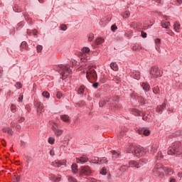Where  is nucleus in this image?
<instances>
[{
	"mask_svg": "<svg viewBox=\"0 0 182 182\" xmlns=\"http://www.w3.org/2000/svg\"><path fill=\"white\" fill-rule=\"evenodd\" d=\"M158 149H159V144H153L151 146V153H152V154H154V153L157 151Z\"/></svg>",
	"mask_w": 182,
	"mask_h": 182,
	"instance_id": "obj_13",
	"label": "nucleus"
},
{
	"mask_svg": "<svg viewBox=\"0 0 182 182\" xmlns=\"http://www.w3.org/2000/svg\"><path fill=\"white\" fill-rule=\"evenodd\" d=\"M11 112H14V110L16 109V106L11 105Z\"/></svg>",
	"mask_w": 182,
	"mask_h": 182,
	"instance_id": "obj_55",
	"label": "nucleus"
},
{
	"mask_svg": "<svg viewBox=\"0 0 182 182\" xmlns=\"http://www.w3.org/2000/svg\"><path fill=\"white\" fill-rule=\"evenodd\" d=\"M103 42H105V40L102 38H97L96 40H95V43L97 44V45H101V43H103Z\"/></svg>",
	"mask_w": 182,
	"mask_h": 182,
	"instance_id": "obj_30",
	"label": "nucleus"
},
{
	"mask_svg": "<svg viewBox=\"0 0 182 182\" xmlns=\"http://www.w3.org/2000/svg\"><path fill=\"white\" fill-rule=\"evenodd\" d=\"M166 102L162 104V105L158 106L157 108H156L157 113H162L163 109H166Z\"/></svg>",
	"mask_w": 182,
	"mask_h": 182,
	"instance_id": "obj_14",
	"label": "nucleus"
},
{
	"mask_svg": "<svg viewBox=\"0 0 182 182\" xmlns=\"http://www.w3.org/2000/svg\"><path fill=\"white\" fill-rule=\"evenodd\" d=\"M28 43L26 41H23L21 43V50H23V49H24L25 50H26L28 49Z\"/></svg>",
	"mask_w": 182,
	"mask_h": 182,
	"instance_id": "obj_23",
	"label": "nucleus"
},
{
	"mask_svg": "<svg viewBox=\"0 0 182 182\" xmlns=\"http://www.w3.org/2000/svg\"><path fill=\"white\" fill-rule=\"evenodd\" d=\"M141 86H142L144 90H145L146 92H149V90H150V85H149V83L143 82Z\"/></svg>",
	"mask_w": 182,
	"mask_h": 182,
	"instance_id": "obj_21",
	"label": "nucleus"
},
{
	"mask_svg": "<svg viewBox=\"0 0 182 182\" xmlns=\"http://www.w3.org/2000/svg\"><path fill=\"white\" fill-rule=\"evenodd\" d=\"M170 182H176V179L171 178V179L170 180Z\"/></svg>",
	"mask_w": 182,
	"mask_h": 182,
	"instance_id": "obj_63",
	"label": "nucleus"
},
{
	"mask_svg": "<svg viewBox=\"0 0 182 182\" xmlns=\"http://www.w3.org/2000/svg\"><path fill=\"white\" fill-rule=\"evenodd\" d=\"M127 168H128L127 166L124 165V166H121L120 170H121V171H126V170H127Z\"/></svg>",
	"mask_w": 182,
	"mask_h": 182,
	"instance_id": "obj_45",
	"label": "nucleus"
},
{
	"mask_svg": "<svg viewBox=\"0 0 182 182\" xmlns=\"http://www.w3.org/2000/svg\"><path fill=\"white\" fill-rule=\"evenodd\" d=\"M110 68L112 69V70H114L115 72L119 70V66L117 65V63H112L110 64Z\"/></svg>",
	"mask_w": 182,
	"mask_h": 182,
	"instance_id": "obj_22",
	"label": "nucleus"
},
{
	"mask_svg": "<svg viewBox=\"0 0 182 182\" xmlns=\"http://www.w3.org/2000/svg\"><path fill=\"white\" fill-rule=\"evenodd\" d=\"M34 106L37 107V112L41 114L43 112V104L41 103L39 101H36L34 102Z\"/></svg>",
	"mask_w": 182,
	"mask_h": 182,
	"instance_id": "obj_9",
	"label": "nucleus"
},
{
	"mask_svg": "<svg viewBox=\"0 0 182 182\" xmlns=\"http://www.w3.org/2000/svg\"><path fill=\"white\" fill-rule=\"evenodd\" d=\"M112 154L113 155L112 157L114 159H117V156H119V153L116 152L115 151H112Z\"/></svg>",
	"mask_w": 182,
	"mask_h": 182,
	"instance_id": "obj_40",
	"label": "nucleus"
},
{
	"mask_svg": "<svg viewBox=\"0 0 182 182\" xmlns=\"http://www.w3.org/2000/svg\"><path fill=\"white\" fill-rule=\"evenodd\" d=\"M33 35L34 36H38V30H36V29L33 30Z\"/></svg>",
	"mask_w": 182,
	"mask_h": 182,
	"instance_id": "obj_52",
	"label": "nucleus"
},
{
	"mask_svg": "<svg viewBox=\"0 0 182 182\" xmlns=\"http://www.w3.org/2000/svg\"><path fill=\"white\" fill-rule=\"evenodd\" d=\"M42 96H43V97H46L47 99H49V97H50V94H49L48 91H44L42 92Z\"/></svg>",
	"mask_w": 182,
	"mask_h": 182,
	"instance_id": "obj_33",
	"label": "nucleus"
},
{
	"mask_svg": "<svg viewBox=\"0 0 182 182\" xmlns=\"http://www.w3.org/2000/svg\"><path fill=\"white\" fill-rule=\"evenodd\" d=\"M72 170H73V173H77V164H73Z\"/></svg>",
	"mask_w": 182,
	"mask_h": 182,
	"instance_id": "obj_31",
	"label": "nucleus"
},
{
	"mask_svg": "<svg viewBox=\"0 0 182 182\" xmlns=\"http://www.w3.org/2000/svg\"><path fill=\"white\" fill-rule=\"evenodd\" d=\"M182 144L180 141L173 142L171 146L168 149V154L169 156H174V154H181Z\"/></svg>",
	"mask_w": 182,
	"mask_h": 182,
	"instance_id": "obj_1",
	"label": "nucleus"
},
{
	"mask_svg": "<svg viewBox=\"0 0 182 182\" xmlns=\"http://www.w3.org/2000/svg\"><path fill=\"white\" fill-rule=\"evenodd\" d=\"M60 29H61V31H66V29H68V26L65 24H62L60 26Z\"/></svg>",
	"mask_w": 182,
	"mask_h": 182,
	"instance_id": "obj_44",
	"label": "nucleus"
},
{
	"mask_svg": "<svg viewBox=\"0 0 182 182\" xmlns=\"http://www.w3.org/2000/svg\"><path fill=\"white\" fill-rule=\"evenodd\" d=\"M146 153H147V150L143 147L136 146L134 148V154L136 156V157H141L144 156Z\"/></svg>",
	"mask_w": 182,
	"mask_h": 182,
	"instance_id": "obj_7",
	"label": "nucleus"
},
{
	"mask_svg": "<svg viewBox=\"0 0 182 182\" xmlns=\"http://www.w3.org/2000/svg\"><path fill=\"white\" fill-rule=\"evenodd\" d=\"M58 124L54 123V124L52 126L51 129L52 130H53V132H55L56 130V128L58 127Z\"/></svg>",
	"mask_w": 182,
	"mask_h": 182,
	"instance_id": "obj_48",
	"label": "nucleus"
},
{
	"mask_svg": "<svg viewBox=\"0 0 182 182\" xmlns=\"http://www.w3.org/2000/svg\"><path fill=\"white\" fill-rule=\"evenodd\" d=\"M55 136H57V137H59V136H62V134H63V130L62 129H56L54 132Z\"/></svg>",
	"mask_w": 182,
	"mask_h": 182,
	"instance_id": "obj_25",
	"label": "nucleus"
},
{
	"mask_svg": "<svg viewBox=\"0 0 182 182\" xmlns=\"http://www.w3.org/2000/svg\"><path fill=\"white\" fill-rule=\"evenodd\" d=\"M160 42H161V40L160 38H156L155 40V43H160Z\"/></svg>",
	"mask_w": 182,
	"mask_h": 182,
	"instance_id": "obj_59",
	"label": "nucleus"
},
{
	"mask_svg": "<svg viewBox=\"0 0 182 182\" xmlns=\"http://www.w3.org/2000/svg\"><path fill=\"white\" fill-rule=\"evenodd\" d=\"M14 178L17 182L20 181H21V176H19V175H14Z\"/></svg>",
	"mask_w": 182,
	"mask_h": 182,
	"instance_id": "obj_42",
	"label": "nucleus"
},
{
	"mask_svg": "<svg viewBox=\"0 0 182 182\" xmlns=\"http://www.w3.org/2000/svg\"><path fill=\"white\" fill-rule=\"evenodd\" d=\"M122 16L124 18V19H127L130 16V11H126L122 14Z\"/></svg>",
	"mask_w": 182,
	"mask_h": 182,
	"instance_id": "obj_24",
	"label": "nucleus"
},
{
	"mask_svg": "<svg viewBox=\"0 0 182 182\" xmlns=\"http://www.w3.org/2000/svg\"><path fill=\"white\" fill-rule=\"evenodd\" d=\"M85 89H86V87L81 85L77 90L79 95H82L85 92Z\"/></svg>",
	"mask_w": 182,
	"mask_h": 182,
	"instance_id": "obj_28",
	"label": "nucleus"
},
{
	"mask_svg": "<svg viewBox=\"0 0 182 182\" xmlns=\"http://www.w3.org/2000/svg\"><path fill=\"white\" fill-rule=\"evenodd\" d=\"M50 154L51 156H53V155L55 154V151H53V149H51V150L50 151Z\"/></svg>",
	"mask_w": 182,
	"mask_h": 182,
	"instance_id": "obj_61",
	"label": "nucleus"
},
{
	"mask_svg": "<svg viewBox=\"0 0 182 182\" xmlns=\"http://www.w3.org/2000/svg\"><path fill=\"white\" fill-rule=\"evenodd\" d=\"M52 166H54V167H60V166H62V162L59 161H55L52 163Z\"/></svg>",
	"mask_w": 182,
	"mask_h": 182,
	"instance_id": "obj_26",
	"label": "nucleus"
},
{
	"mask_svg": "<svg viewBox=\"0 0 182 182\" xmlns=\"http://www.w3.org/2000/svg\"><path fill=\"white\" fill-rule=\"evenodd\" d=\"M43 49V48L42 47V46H41V45H38V46H37V47H36V50H37V52L39 53H41V52H42V50Z\"/></svg>",
	"mask_w": 182,
	"mask_h": 182,
	"instance_id": "obj_38",
	"label": "nucleus"
},
{
	"mask_svg": "<svg viewBox=\"0 0 182 182\" xmlns=\"http://www.w3.org/2000/svg\"><path fill=\"white\" fill-rule=\"evenodd\" d=\"M55 70L60 72L63 79H66L69 75L72 73V70L68 65H58L55 67Z\"/></svg>",
	"mask_w": 182,
	"mask_h": 182,
	"instance_id": "obj_2",
	"label": "nucleus"
},
{
	"mask_svg": "<svg viewBox=\"0 0 182 182\" xmlns=\"http://www.w3.org/2000/svg\"><path fill=\"white\" fill-rule=\"evenodd\" d=\"M129 164L130 167H135L136 168H139V167H140V163H138L136 161H130Z\"/></svg>",
	"mask_w": 182,
	"mask_h": 182,
	"instance_id": "obj_12",
	"label": "nucleus"
},
{
	"mask_svg": "<svg viewBox=\"0 0 182 182\" xmlns=\"http://www.w3.org/2000/svg\"><path fill=\"white\" fill-rule=\"evenodd\" d=\"M100 164H105V163H107V159H106V157H103L100 159H98V162Z\"/></svg>",
	"mask_w": 182,
	"mask_h": 182,
	"instance_id": "obj_29",
	"label": "nucleus"
},
{
	"mask_svg": "<svg viewBox=\"0 0 182 182\" xmlns=\"http://www.w3.org/2000/svg\"><path fill=\"white\" fill-rule=\"evenodd\" d=\"M62 96H63L62 92H57L56 97L58 99H60V97H62Z\"/></svg>",
	"mask_w": 182,
	"mask_h": 182,
	"instance_id": "obj_49",
	"label": "nucleus"
},
{
	"mask_svg": "<svg viewBox=\"0 0 182 182\" xmlns=\"http://www.w3.org/2000/svg\"><path fill=\"white\" fill-rule=\"evenodd\" d=\"M100 174H102V176H106V174H107V169H106V168H102L100 171Z\"/></svg>",
	"mask_w": 182,
	"mask_h": 182,
	"instance_id": "obj_37",
	"label": "nucleus"
},
{
	"mask_svg": "<svg viewBox=\"0 0 182 182\" xmlns=\"http://www.w3.org/2000/svg\"><path fill=\"white\" fill-rule=\"evenodd\" d=\"M176 1H177V2H178L179 4L182 3V0H176Z\"/></svg>",
	"mask_w": 182,
	"mask_h": 182,
	"instance_id": "obj_64",
	"label": "nucleus"
},
{
	"mask_svg": "<svg viewBox=\"0 0 182 182\" xmlns=\"http://www.w3.org/2000/svg\"><path fill=\"white\" fill-rule=\"evenodd\" d=\"M61 120L65 123H69L70 122V118L67 114H63L60 116Z\"/></svg>",
	"mask_w": 182,
	"mask_h": 182,
	"instance_id": "obj_15",
	"label": "nucleus"
},
{
	"mask_svg": "<svg viewBox=\"0 0 182 182\" xmlns=\"http://www.w3.org/2000/svg\"><path fill=\"white\" fill-rule=\"evenodd\" d=\"M161 26L162 28H164L165 29H170L168 26H170V22L163 21H161Z\"/></svg>",
	"mask_w": 182,
	"mask_h": 182,
	"instance_id": "obj_20",
	"label": "nucleus"
},
{
	"mask_svg": "<svg viewBox=\"0 0 182 182\" xmlns=\"http://www.w3.org/2000/svg\"><path fill=\"white\" fill-rule=\"evenodd\" d=\"M24 121H25V118L20 117L19 119H18V123H22V122H24Z\"/></svg>",
	"mask_w": 182,
	"mask_h": 182,
	"instance_id": "obj_57",
	"label": "nucleus"
},
{
	"mask_svg": "<svg viewBox=\"0 0 182 182\" xmlns=\"http://www.w3.org/2000/svg\"><path fill=\"white\" fill-rule=\"evenodd\" d=\"M23 100V95H20L19 97H18V100L20 102H22Z\"/></svg>",
	"mask_w": 182,
	"mask_h": 182,
	"instance_id": "obj_60",
	"label": "nucleus"
},
{
	"mask_svg": "<svg viewBox=\"0 0 182 182\" xmlns=\"http://www.w3.org/2000/svg\"><path fill=\"white\" fill-rule=\"evenodd\" d=\"M16 86L17 87H18V89H21V88H22V83L18 82H16Z\"/></svg>",
	"mask_w": 182,
	"mask_h": 182,
	"instance_id": "obj_51",
	"label": "nucleus"
},
{
	"mask_svg": "<svg viewBox=\"0 0 182 182\" xmlns=\"http://www.w3.org/2000/svg\"><path fill=\"white\" fill-rule=\"evenodd\" d=\"M136 132L139 134H143L144 136H150L151 134L150 129H139Z\"/></svg>",
	"mask_w": 182,
	"mask_h": 182,
	"instance_id": "obj_10",
	"label": "nucleus"
},
{
	"mask_svg": "<svg viewBox=\"0 0 182 182\" xmlns=\"http://www.w3.org/2000/svg\"><path fill=\"white\" fill-rule=\"evenodd\" d=\"M80 173L84 174V176H90L92 174V170L90 167L85 166L80 167Z\"/></svg>",
	"mask_w": 182,
	"mask_h": 182,
	"instance_id": "obj_8",
	"label": "nucleus"
},
{
	"mask_svg": "<svg viewBox=\"0 0 182 182\" xmlns=\"http://www.w3.org/2000/svg\"><path fill=\"white\" fill-rule=\"evenodd\" d=\"M48 143L50 144H53L55 143V139L53 137H49Z\"/></svg>",
	"mask_w": 182,
	"mask_h": 182,
	"instance_id": "obj_41",
	"label": "nucleus"
},
{
	"mask_svg": "<svg viewBox=\"0 0 182 182\" xmlns=\"http://www.w3.org/2000/svg\"><path fill=\"white\" fill-rule=\"evenodd\" d=\"M117 30V25H112L111 26V31H112V32H114V31Z\"/></svg>",
	"mask_w": 182,
	"mask_h": 182,
	"instance_id": "obj_47",
	"label": "nucleus"
},
{
	"mask_svg": "<svg viewBox=\"0 0 182 182\" xmlns=\"http://www.w3.org/2000/svg\"><path fill=\"white\" fill-rule=\"evenodd\" d=\"M88 159L85 155L82 156L80 158L77 159V163H87Z\"/></svg>",
	"mask_w": 182,
	"mask_h": 182,
	"instance_id": "obj_11",
	"label": "nucleus"
},
{
	"mask_svg": "<svg viewBox=\"0 0 182 182\" xmlns=\"http://www.w3.org/2000/svg\"><path fill=\"white\" fill-rule=\"evenodd\" d=\"M105 105H110L111 109H117L119 107V105L109 97H106L104 99V100L101 101L100 102V107H103Z\"/></svg>",
	"mask_w": 182,
	"mask_h": 182,
	"instance_id": "obj_4",
	"label": "nucleus"
},
{
	"mask_svg": "<svg viewBox=\"0 0 182 182\" xmlns=\"http://www.w3.org/2000/svg\"><path fill=\"white\" fill-rule=\"evenodd\" d=\"M68 181H69L70 182H77V181L76 180V178H73V177H72V176H70V177L68 178Z\"/></svg>",
	"mask_w": 182,
	"mask_h": 182,
	"instance_id": "obj_46",
	"label": "nucleus"
},
{
	"mask_svg": "<svg viewBox=\"0 0 182 182\" xmlns=\"http://www.w3.org/2000/svg\"><path fill=\"white\" fill-rule=\"evenodd\" d=\"M90 52V49L87 47H84L82 49V53H89Z\"/></svg>",
	"mask_w": 182,
	"mask_h": 182,
	"instance_id": "obj_36",
	"label": "nucleus"
},
{
	"mask_svg": "<svg viewBox=\"0 0 182 182\" xmlns=\"http://www.w3.org/2000/svg\"><path fill=\"white\" fill-rule=\"evenodd\" d=\"M92 86L95 87V89H97V87H99V83L95 82L92 85Z\"/></svg>",
	"mask_w": 182,
	"mask_h": 182,
	"instance_id": "obj_56",
	"label": "nucleus"
},
{
	"mask_svg": "<svg viewBox=\"0 0 182 182\" xmlns=\"http://www.w3.org/2000/svg\"><path fill=\"white\" fill-rule=\"evenodd\" d=\"M154 174L158 177H163L164 176V166L162 164H156L154 171Z\"/></svg>",
	"mask_w": 182,
	"mask_h": 182,
	"instance_id": "obj_5",
	"label": "nucleus"
},
{
	"mask_svg": "<svg viewBox=\"0 0 182 182\" xmlns=\"http://www.w3.org/2000/svg\"><path fill=\"white\" fill-rule=\"evenodd\" d=\"M178 176L179 177V178H182V169H181L178 173Z\"/></svg>",
	"mask_w": 182,
	"mask_h": 182,
	"instance_id": "obj_54",
	"label": "nucleus"
},
{
	"mask_svg": "<svg viewBox=\"0 0 182 182\" xmlns=\"http://www.w3.org/2000/svg\"><path fill=\"white\" fill-rule=\"evenodd\" d=\"M141 35L142 38H147V33L144 31H141Z\"/></svg>",
	"mask_w": 182,
	"mask_h": 182,
	"instance_id": "obj_50",
	"label": "nucleus"
},
{
	"mask_svg": "<svg viewBox=\"0 0 182 182\" xmlns=\"http://www.w3.org/2000/svg\"><path fill=\"white\" fill-rule=\"evenodd\" d=\"M86 77L89 82H91V83L96 82V80L97 79V74L96 73V70H95V69H93V68L90 65L88 66Z\"/></svg>",
	"mask_w": 182,
	"mask_h": 182,
	"instance_id": "obj_3",
	"label": "nucleus"
},
{
	"mask_svg": "<svg viewBox=\"0 0 182 182\" xmlns=\"http://www.w3.org/2000/svg\"><path fill=\"white\" fill-rule=\"evenodd\" d=\"M139 49V48H137V46H134L132 47V50H134L136 52V50H137Z\"/></svg>",
	"mask_w": 182,
	"mask_h": 182,
	"instance_id": "obj_62",
	"label": "nucleus"
},
{
	"mask_svg": "<svg viewBox=\"0 0 182 182\" xmlns=\"http://www.w3.org/2000/svg\"><path fill=\"white\" fill-rule=\"evenodd\" d=\"M173 28L176 31H178V29H180V23H175L173 25Z\"/></svg>",
	"mask_w": 182,
	"mask_h": 182,
	"instance_id": "obj_39",
	"label": "nucleus"
},
{
	"mask_svg": "<svg viewBox=\"0 0 182 182\" xmlns=\"http://www.w3.org/2000/svg\"><path fill=\"white\" fill-rule=\"evenodd\" d=\"M137 99H138V102L140 103V105H141V106H144V105H146V99H144L143 97L138 96Z\"/></svg>",
	"mask_w": 182,
	"mask_h": 182,
	"instance_id": "obj_19",
	"label": "nucleus"
},
{
	"mask_svg": "<svg viewBox=\"0 0 182 182\" xmlns=\"http://www.w3.org/2000/svg\"><path fill=\"white\" fill-rule=\"evenodd\" d=\"M7 133H8V134H11L12 135L14 132L11 129V128H9L7 129Z\"/></svg>",
	"mask_w": 182,
	"mask_h": 182,
	"instance_id": "obj_53",
	"label": "nucleus"
},
{
	"mask_svg": "<svg viewBox=\"0 0 182 182\" xmlns=\"http://www.w3.org/2000/svg\"><path fill=\"white\" fill-rule=\"evenodd\" d=\"M141 114V112L139 111V109H132V114H134V116H140Z\"/></svg>",
	"mask_w": 182,
	"mask_h": 182,
	"instance_id": "obj_27",
	"label": "nucleus"
},
{
	"mask_svg": "<svg viewBox=\"0 0 182 182\" xmlns=\"http://www.w3.org/2000/svg\"><path fill=\"white\" fill-rule=\"evenodd\" d=\"M93 38H94L93 33H90V34L89 35V37H88V41H89V42H92V41H93Z\"/></svg>",
	"mask_w": 182,
	"mask_h": 182,
	"instance_id": "obj_43",
	"label": "nucleus"
},
{
	"mask_svg": "<svg viewBox=\"0 0 182 182\" xmlns=\"http://www.w3.org/2000/svg\"><path fill=\"white\" fill-rule=\"evenodd\" d=\"M127 132H129V129H127V127H122L119 135L124 136L126 135V133H127Z\"/></svg>",
	"mask_w": 182,
	"mask_h": 182,
	"instance_id": "obj_18",
	"label": "nucleus"
},
{
	"mask_svg": "<svg viewBox=\"0 0 182 182\" xmlns=\"http://www.w3.org/2000/svg\"><path fill=\"white\" fill-rule=\"evenodd\" d=\"M132 77L134 79H136V80H139L140 79V72L139 71H134L132 74Z\"/></svg>",
	"mask_w": 182,
	"mask_h": 182,
	"instance_id": "obj_16",
	"label": "nucleus"
},
{
	"mask_svg": "<svg viewBox=\"0 0 182 182\" xmlns=\"http://www.w3.org/2000/svg\"><path fill=\"white\" fill-rule=\"evenodd\" d=\"M164 173L168 176H171L174 173V171L171 168H166L164 167Z\"/></svg>",
	"mask_w": 182,
	"mask_h": 182,
	"instance_id": "obj_17",
	"label": "nucleus"
},
{
	"mask_svg": "<svg viewBox=\"0 0 182 182\" xmlns=\"http://www.w3.org/2000/svg\"><path fill=\"white\" fill-rule=\"evenodd\" d=\"M153 92L154 93V95H157L158 93H160V88L159 87V86L153 88Z\"/></svg>",
	"mask_w": 182,
	"mask_h": 182,
	"instance_id": "obj_35",
	"label": "nucleus"
},
{
	"mask_svg": "<svg viewBox=\"0 0 182 182\" xmlns=\"http://www.w3.org/2000/svg\"><path fill=\"white\" fill-rule=\"evenodd\" d=\"M8 129H9V127H7V128H3V129H2V132H3V133H6V132H8Z\"/></svg>",
	"mask_w": 182,
	"mask_h": 182,
	"instance_id": "obj_58",
	"label": "nucleus"
},
{
	"mask_svg": "<svg viewBox=\"0 0 182 182\" xmlns=\"http://www.w3.org/2000/svg\"><path fill=\"white\" fill-rule=\"evenodd\" d=\"M156 160H161L163 159V154L161 151H159L156 156Z\"/></svg>",
	"mask_w": 182,
	"mask_h": 182,
	"instance_id": "obj_34",
	"label": "nucleus"
},
{
	"mask_svg": "<svg viewBox=\"0 0 182 182\" xmlns=\"http://www.w3.org/2000/svg\"><path fill=\"white\" fill-rule=\"evenodd\" d=\"M134 148H136V146H129L127 149V153H133L134 154Z\"/></svg>",
	"mask_w": 182,
	"mask_h": 182,
	"instance_id": "obj_32",
	"label": "nucleus"
},
{
	"mask_svg": "<svg viewBox=\"0 0 182 182\" xmlns=\"http://www.w3.org/2000/svg\"><path fill=\"white\" fill-rule=\"evenodd\" d=\"M150 74L151 75V77L156 79V77H160L163 75V72L159 69V67L154 66L151 68Z\"/></svg>",
	"mask_w": 182,
	"mask_h": 182,
	"instance_id": "obj_6",
	"label": "nucleus"
}]
</instances>
